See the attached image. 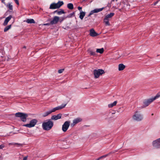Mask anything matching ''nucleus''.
<instances>
[{
  "mask_svg": "<svg viewBox=\"0 0 160 160\" xmlns=\"http://www.w3.org/2000/svg\"><path fill=\"white\" fill-rule=\"evenodd\" d=\"M157 3V2H156L155 3H154V5H156V4Z\"/></svg>",
  "mask_w": 160,
  "mask_h": 160,
  "instance_id": "nucleus-44",
  "label": "nucleus"
},
{
  "mask_svg": "<svg viewBox=\"0 0 160 160\" xmlns=\"http://www.w3.org/2000/svg\"><path fill=\"white\" fill-rule=\"evenodd\" d=\"M119 10L120 11H121V9H119Z\"/></svg>",
  "mask_w": 160,
  "mask_h": 160,
  "instance_id": "nucleus-46",
  "label": "nucleus"
},
{
  "mask_svg": "<svg viewBox=\"0 0 160 160\" xmlns=\"http://www.w3.org/2000/svg\"><path fill=\"white\" fill-rule=\"evenodd\" d=\"M58 11L57 10H56V11H54V12H53V13H55L57 12V13H58Z\"/></svg>",
  "mask_w": 160,
  "mask_h": 160,
  "instance_id": "nucleus-38",
  "label": "nucleus"
},
{
  "mask_svg": "<svg viewBox=\"0 0 160 160\" xmlns=\"http://www.w3.org/2000/svg\"><path fill=\"white\" fill-rule=\"evenodd\" d=\"M64 70V69H59L58 70V73H61L63 72Z\"/></svg>",
  "mask_w": 160,
  "mask_h": 160,
  "instance_id": "nucleus-32",
  "label": "nucleus"
},
{
  "mask_svg": "<svg viewBox=\"0 0 160 160\" xmlns=\"http://www.w3.org/2000/svg\"><path fill=\"white\" fill-rule=\"evenodd\" d=\"M12 17V16L11 15H10L8 17L6 18L3 23V25L4 26L7 25L8 22L10 20Z\"/></svg>",
  "mask_w": 160,
  "mask_h": 160,
  "instance_id": "nucleus-16",
  "label": "nucleus"
},
{
  "mask_svg": "<svg viewBox=\"0 0 160 160\" xmlns=\"http://www.w3.org/2000/svg\"><path fill=\"white\" fill-rule=\"evenodd\" d=\"M118 8H116V9H117Z\"/></svg>",
  "mask_w": 160,
  "mask_h": 160,
  "instance_id": "nucleus-49",
  "label": "nucleus"
},
{
  "mask_svg": "<svg viewBox=\"0 0 160 160\" xmlns=\"http://www.w3.org/2000/svg\"><path fill=\"white\" fill-rule=\"evenodd\" d=\"M78 9L79 10H80L82 9V8L80 7H78Z\"/></svg>",
  "mask_w": 160,
  "mask_h": 160,
  "instance_id": "nucleus-37",
  "label": "nucleus"
},
{
  "mask_svg": "<svg viewBox=\"0 0 160 160\" xmlns=\"http://www.w3.org/2000/svg\"><path fill=\"white\" fill-rule=\"evenodd\" d=\"M104 8H96L94 9V10L91 11L89 15H88V16L89 17L92 15L94 13H98L99 12H100L102 11Z\"/></svg>",
  "mask_w": 160,
  "mask_h": 160,
  "instance_id": "nucleus-10",
  "label": "nucleus"
},
{
  "mask_svg": "<svg viewBox=\"0 0 160 160\" xmlns=\"http://www.w3.org/2000/svg\"><path fill=\"white\" fill-rule=\"evenodd\" d=\"M62 114L59 113L57 115H53L51 117V119L53 120H56L60 119L61 118Z\"/></svg>",
  "mask_w": 160,
  "mask_h": 160,
  "instance_id": "nucleus-13",
  "label": "nucleus"
},
{
  "mask_svg": "<svg viewBox=\"0 0 160 160\" xmlns=\"http://www.w3.org/2000/svg\"><path fill=\"white\" fill-rule=\"evenodd\" d=\"M59 17L57 16L54 17L53 20L51 21L50 24L53 25L56 24L59 21Z\"/></svg>",
  "mask_w": 160,
  "mask_h": 160,
  "instance_id": "nucleus-12",
  "label": "nucleus"
},
{
  "mask_svg": "<svg viewBox=\"0 0 160 160\" xmlns=\"http://www.w3.org/2000/svg\"><path fill=\"white\" fill-rule=\"evenodd\" d=\"M160 97V94L158 93L153 98H150L147 100H145L143 101L144 105L142 106V108H144L148 106L154 100Z\"/></svg>",
  "mask_w": 160,
  "mask_h": 160,
  "instance_id": "nucleus-3",
  "label": "nucleus"
},
{
  "mask_svg": "<svg viewBox=\"0 0 160 160\" xmlns=\"http://www.w3.org/2000/svg\"><path fill=\"white\" fill-rule=\"evenodd\" d=\"M15 116L16 117L20 118L21 120L23 122L26 121V118L28 117L27 114L20 112L16 113Z\"/></svg>",
  "mask_w": 160,
  "mask_h": 160,
  "instance_id": "nucleus-6",
  "label": "nucleus"
},
{
  "mask_svg": "<svg viewBox=\"0 0 160 160\" xmlns=\"http://www.w3.org/2000/svg\"><path fill=\"white\" fill-rule=\"evenodd\" d=\"M115 0H112L111 1V3H112V2L114 1Z\"/></svg>",
  "mask_w": 160,
  "mask_h": 160,
  "instance_id": "nucleus-41",
  "label": "nucleus"
},
{
  "mask_svg": "<svg viewBox=\"0 0 160 160\" xmlns=\"http://www.w3.org/2000/svg\"><path fill=\"white\" fill-rule=\"evenodd\" d=\"M12 144H13V145H17V146L18 147H22V144H21V143H13Z\"/></svg>",
  "mask_w": 160,
  "mask_h": 160,
  "instance_id": "nucleus-30",
  "label": "nucleus"
},
{
  "mask_svg": "<svg viewBox=\"0 0 160 160\" xmlns=\"http://www.w3.org/2000/svg\"><path fill=\"white\" fill-rule=\"evenodd\" d=\"M15 3L17 4L18 5H19V2L18 0H14Z\"/></svg>",
  "mask_w": 160,
  "mask_h": 160,
  "instance_id": "nucleus-33",
  "label": "nucleus"
},
{
  "mask_svg": "<svg viewBox=\"0 0 160 160\" xmlns=\"http://www.w3.org/2000/svg\"><path fill=\"white\" fill-rule=\"evenodd\" d=\"M99 158L100 160L102 159V158L101 156L100 157H99Z\"/></svg>",
  "mask_w": 160,
  "mask_h": 160,
  "instance_id": "nucleus-42",
  "label": "nucleus"
},
{
  "mask_svg": "<svg viewBox=\"0 0 160 160\" xmlns=\"http://www.w3.org/2000/svg\"><path fill=\"white\" fill-rule=\"evenodd\" d=\"M26 47L25 46H24V47H23V48H25V49H26Z\"/></svg>",
  "mask_w": 160,
  "mask_h": 160,
  "instance_id": "nucleus-43",
  "label": "nucleus"
},
{
  "mask_svg": "<svg viewBox=\"0 0 160 160\" xmlns=\"http://www.w3.org/2000/svg\"><path fill=\"white\" fill-rule=\"evenodd\" d=\"M88 52L91 56H96L97 55L96 53L92 50H88Z\"/></svg>",
  "mask_w": 160,
  "mask_h": 160,
  "instance_id": "nucleus-24",
  "label": "nucleus"
},
{
  "mask_svg": "<svg viewBox=\"0 0 160 160\" xmlns=\"http://www.w3.org/2000/svg\"><path fill=\"white\" fill-rule=\"evenodd\" d=\"M114 15V13L113 12L110 13L109 14H107L105 18L107 19H109V18H111Z\"/></svg>",
  "mask_w": 160,
  "mask_h": 160,
  "instance_id": "nucleus-18",
  "label": "nucleus"
},
{
  "mask_svg": "<svg viewBox=\"0 0 160 160\" xmlns=\"http://www.w3.org/2000/svg\"><path fill=\"white\" fill-rule=\"evenodd\" d=\"M65 12L64 11V10L62 9H61V10L59 11H58V15H61L62 14L65 13Z\"/></svg>",
  "mask_w": 160,
  "mask_h": 160,
  "instance_id": "nucleus-28",
  "label": "nucleus"
},
{
  "mask_svg": "<svg viewBox=\"0 0 160 160\" xmlns=\"http://www.w3.org/2000/svg\"><path fill=\"white\" fill-rule=\"evenodd\" d=\"M67 7L69 9L72 10L73 9V4L72 3H69L67 5Z\"/></svg>",
  "mask_w": 160,
  "mask_h": 160,
  "instance_id": "nucleus-26",
  "label": "nucleus"
},
{
  "mask_svg": "<svg viewBox=\"0 0 160 160\" xmlns=\"http://www.w3.org/2000/svg\"><path fill=\"white\" fill-rule=\"evenodd\" d=\"M70 125V122L68 121H65L62 125V130L64 132H66L68 129Z\"/></svg>",
  "mask_w": 160,
  "mask_h": 160,
  "instance_id": "nucleus-9",
  "label": "nucleus"
},
{
  "mask_svg": "<svg viewBox=\"0 0 160 160\" xmlns=\"http://www.w3.org/2000/svg\"><path fill=\"white\" fill-rule=\"evenodd\" d=\"M37 122L38 121L37 119H33L30 121L29 123L25 124L24 126L29 128H32L35 126Z\"/></svg>",
  "mask_w": 160,
  "mask_h": 160,
  "instance_id": "nucleus-8",
  "label": "nucleus"
},
{
  "mask_svg": "<svg viewBox=\"0 0 160 160\" xmlns=\"http://www.w3.org/2000/svg\"><path fill=\"white\" fill-rule=\"evenodd\" d=\"M53 126V122L51 119H48L42 124L43 129L45 130H50Z\"/></svg>",
  "mask_w": 160,
  "mask_h": 160,
  "instance_id": "nucleus-1",
  "label": "nucleus"
},
{
  "mask_svg": "<svg viewBox=\"0 0 160 160\" xmlns=\"http://www.w3.org/2000/svg\"><path fill=\"white\" fill-rule=\"evenodd\" d=\"M26 22L28 23H34L35 22L33 19H28L26 20Z\"/></svg>",
  "mask_w": 160,
  "mask_h": 160,
  "instance_id": "nucleus-20",
  "label": "nucleus"
},
{
  "mask_svg": "<svg viewBox=\"0 0 160 160\" xmlns=\"http://www.w3.org/2000/svg\"><path fill=\"white\" fill-rule=\"evenodd\" d=\"M90 35L91 36L94 37L98 35V33H96L94 29L93 28L91 29L90 30Z\"/></svg>",
  "mask_w": 160,
  "mask_h": 160,
  "instance_id": "nucleus-15",
  "label": "nucleus"
},
{
  "mask_svg": "<svg viewBox=\"0 0 160 160\" xmlns=\"http://www.w3.org/2000/svg\"><path fill=\"white\" fill-rule=\"evenodd\" d=\"M100 160L99 159V158H97V159H96V160Z\"/></svg>",
  "mask_w": 160,
  "mask_h": 160,
  "instance_id": "nucleus-45",
  "label": "nucleus"
},
{
  "mask_svg": "<svg viewBox=\"0 0 160 160\" xmlns=\"http://www.w3.org/2000/svg\"><path fill=\"white\" fill-rule=\"evenodd\" d=\"M85 12H82L80 13L79 15V18L82 20L85 15Z\"/></svg>",
  "mask_w": 160,
  "mask_h": 160,
  "instance_id": "nucleus-25",
  "label": "nucleus"
},
{
  "mask_svg": "<svg viewBox=\"0 0 160 160\" xmlns=\"http://www.w3.org/2000/svg\"><path fill=\"white\" fill-rule=\"evenodd\" d=\"M108 155H109V154H108L105 155H104L102 156L101 157H102V158H105L107 157L108 156Z\"/></svg>",
  "mask_w": 160,
  "mask_h": 160,
  "instance_id": "nucleus-35",
  "label": "nucleus"
},
{
  "mask_svg": "<svg viewBox=\"0 0 160 160\" xmlns=\"http://www.w3.org/2000/svg\"><path fill=\"white\" fill-rule=\"evenodd\" d=\"M96 52L100 54H102L104 52V49L103 48H101L97 49Z\"/></svg>",
  "mask_w": 160,
  "mask_h": 160,
  "instance_id": "nucleus-23",
  "label": "nucleus"
},
{
  "mask_svg": "<svg viewBox=\"0 0 160 160\" xmlns=\"http://www.w3.org/2000/svg\"><path fill=\"white\" fill-rule=\"evenodd\" d=\"M153 115V113L152 114V115Z\"/></svg>",
  "mask_w": 160,
  "mask_h": 160,
  "instance_id": "nucleus-48",
  "label": "nucleus"
},
{
  "mask_svg": "<svg viewBox=\"0 0 160 160\" xmlns=\"http://www.w3.org/2000/svg\"><path fill=\"white\" fill-rule=\"evenodd\" d=\"M117 101H115L114 102H113L112 103H111L110 104H109L108 105V107L109 108H112L113 106H115L116 104H117Z\"/></svg>",
  "mask_w": 160,
  "mask_h": 160,
  "instance_id": "nucleus-21",
  "label": "nucleus"
},
{
  "mask_svg": "<svg viewBox=\"0 0 160 160\" xmlns=\"http://www.w3.org/2000/svg\"><path fill=\"white\" fill-rule=\"evenodd\" d=\"M66 104H62L60 106H58L54 108L51 110H49L44 113L42 114V116L43 117H46L48 116V115L51 114L52 112H55L56 111L62 109L66 106Z\"/></svg>",
  "mask_w": 160,
  "mask_h": 160,
  "instance_id": "nucleus-2",
  "label": "nucleus"
},
{
  "mask_svg": "<svg viewBox=\"0 0 160 160\" xmlns=\"http://www.w3.org/2000/svg\"><path fill=\"white\" fill-rule=\"evenodd\" d=\"M82 119L80 118H78L74 119L73 121V123L71 124V126H73L76 124L81 122Z\"/></svg>",
  "mask_w": 160,
  "mask_h": 160,
  "instance_id": "nucleus-14",
  "label": "nucleus"
},
{
  "mask_svg": "<svg viewBox=\"0 0 160 160\" xmlns=\"http://www.w3.org/2000/svg\"><path fill=\"white\" fill-rule=\"evenodd\" d=\"M108 7H110L111 6V4H108Z\"/></svg>",
  "mask_w": 160,
  "mask_h": 160,
  "instance_id": "nucleus-39",
  "label": "nucleus"
},
{
  "mask_svg": "<svg viewBox=\"0 0 160 160\" xmlns=\"http://www.w3.org/2000/svg\"><path fill=\"white\" fill-rule=\"evenodd\" d=\"M132 118L134 120L139 121L142 120L143 117V116L139 112L136 111L133 115Z\"/></svg>",
  "mask_w": 160,
  "mask_h": 160,
  "instance_id": "nucleus-5",
  "label": "nucleus"
},
{
  "mask_svg": "<svg viewBox=\"0 0 160 160\" xmlns=\"http://www.w3.org/2000/svg\"><path fill=\"white\" fill-rule=\"evenodd\" d=\"M8 7L9 9H10V10H12V9H13V6H12V5H11V4H9L8 5Z\"/></svg>",
  "mask_w": 160,
  "mask_h": 160,
  "instance_id": "nucleus-31",
  "label": "nucleus"
},
{
  "mask_svg": "<svg viewBox=\"0 0 160 160\" xmlns=\"http://www.w3.org/2000/svg\"><path fill=\"white\" fill-rule=\"evenodd\" d=\"M74 14V12H73L72 13H71L69 15H68L67 17V18H71L73 17Z\"/></svg>",
  "mask_w": 160,
  "mask_h": 160,
  "instance_id": "nucleus-29",
  "label": "nucleus"
},
{
  "mask_svg": "<svg viewBox=\"0 0 160 160\" xmlns=\"http://www.w3.org/2000/svg\"><path fill=\"white\" fill-rule=\"evenodd\" d=\"M28 159V156H26L25 157H24L23 159V160H27V159Z\"/></svg>",
  "mask_w": 160,
  "mask_h": 160,
  "instance_id": "nucleus-36",
  "label": "nucleus"
},
{
  "mask_svg": "<svg viewBox=\"0 0 160 160\" xmlns=\"http://www.w3.org/2000/svg\"><path fill=\"white\" fill-rule=\"evenodd\" d=\"M5 147V146L3 144L0 145V149H2Z\"/></svg>",
  "mask_w": 160,
  "mask_h": 160,
  "instance_id": "nucleus-34",
  "label": "nucleus"
},
{
  "mask_svg": "<svg viewBox=\"0 0 160 160\" xmlns=\"http://www.w3.org/2000/svg\"><path fill=\"white\" fill-rule=\"evenodd\" d=\"M93 74L95 78H98L99 76L105 73L104 71L102 69H95L93 70Z\"/></svg>",
  "mask_w": 160,
  "mask_h": 160,
  "instance_id": "nucleus-7",
  "label": "nucleus"
},
{
  "mask_svg": "<svg viewBox=\"0 0 160 160\" xmlns=\"http://www.w3.org/2000/svg\"><path fill=\"white\" fill-rule=\"evenodd\" d=\"M63 4V2L61 1H59L57 3H52L50 4L49 8L52 9H58Z\"/></svg>",
  "mask_w": 160,
  "mask_h": 160,
  "instance_id": "nucleus-4",
  "label": "nucleus"
},
{
  "mask_svg": "<svg viewBox=\"0 0 160 160\" xmlns=\"http://www.w3.org/2000/svg\"><path fill=\"white\" fill-rule=\"evenodd\" d=\"M109 19L105 17L104 19V22L105 23V24L107 26H109L110 25V23L109 22Z\"/></svg>",
  "mask_w": 160,
  "mask_h": 160,
  "instance_id": "nucleus-19",
  "label": "nucleus"
},
{
  "mask_svg": "<svg viewBox=\"0 0 160 160\" xmlns=\"http://www.w3.org/2000/svg\"><path fill=\"white\" fill-rule=\"evenodd\" d=\"M124 6L123 8L125 10H127L129 9L130 8V6L128 5L127 3H123Z\"/></svg>",
  "mask_w": 160,
  "mask_h": 160,
  "instance_id": "nucleus-22",
  "label": "nucleus"
},
{
  "mask_svg": "<svg viewBox=\"0 0 160 160\" xmlns=\"http://www.w3.org/2000/svg\"><path fill=\"white\" fill-rule=\"evenodd\" d=\"M11 25H9L6 26L4 29V32H7L11 28Z\"/></svg>",
  "mask_w": 160,
  "mask_h": 160,
  "instance_id": "nucleus-27",
  "label": "nucleus"
},
{
  "mask_svg": "<svg viewBox=\"0 0 160 160\" xmlns=\"http://www.w3.org/2000/svg\"><path fill=\"white\" fill-rule=\"evenodd\" d=\"M153 146L156 148H160V138L154 141L153 142Z\"/></svg>",
  "mask_w": 160,
  "mask_h": 160,
  "instance_id": "nucleus-11",
  "label": "nucleus"
},
{
  "mask_svg": "<svg viewBox=\"0 0 160 160\" xmlns=\"http://www.w3.org/2000/svg\"><path fill=\"white\" fill-rule=\"evenodd\" d=\"M125 68V66L122 63L119 64L118 65V70L119 71L123 70Z\"/></svg>",
  "mask_w": 160,
  "mask_h": 160,
  "instance_id": "nucleus-17",
  "label": "nucleus"
},
{
  "mask_svg": "<svg viewBox=\"0 0 160 160\" xmlns=\"http://www.w3.org/2000/svg\"><path fill=\"white\" fill-rule=\"evenodd\" d=\"M44 25H50V24L49 23H46V24H44Z\"/></svg>",
  "mask_w": 160,
  "mask_h": 160,
  "instance_id": "nucleus-40",
  "label": "nucleus"
},
{
  "mask_svg": "<svg viewBox=\"0 0 160 160\" xmlns=\"http://www.w3.org/2000/svg\"><path fill=\"white\" fill-rule=\"evenodd\" d=\"M115 1H116V2H117V1H118V0H115Z\"/></svg>",
  "mask_w": 160,
  "mask_h": 160,
  "instance_id": "nucleus-47",
  "label": "nucleus"
}]
</instances>
